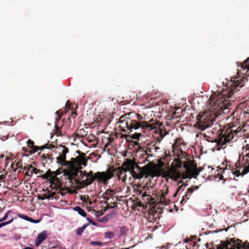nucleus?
<instances>
[{"instance_id": "obj_1", "label": "nucleus", "mask_w": 249, "mask_h": 249, "mask_svg": "<svg viewBox=\"0 0 249 249\" xmlns=\"http://www.w3.org/2000/svg\"><path fill=\"white\" fill-rule=\"evenodd\" d=\"M246 80L245 76L232 77L221 91L213 92L208 101L211 111L217 116L228 113L231 103L234 101V92L238 90V88L243 87Z\"/></svg>"}, {"instance_id": "obj_2", "label": "nucleus", "mask_w": 249, "mask_h": 249, "mask_svg": "<svg viewBox=\"0 0 249 249\" xmlns=\"http://www.w3.org/2000/svg\"><path fill=\"white\" fill-rule=\"evenodd\" d=\"M142 115L135 112H130L122 116L119 119L120 127L122 133H130L133 129L141 128L143 132L146 133L156 126L149 124L146 121H142Z\"/></svg>"}, {"instance_id": "obj_3", "label": "nucleus", "mask_w": 249, "mask_h": 249, "mask_svg": "<svg viewBox=\"0 0 249 249\" xmlns=\"http://www.w3.org/2000/svg\"><path fill=\"white\" fill-rule=\"evenodd\" d=\"M177 157L175 158L174 162L178 168H181L183 166L185 169L183 178H196L199 175L201 169L197 167V164L194 160H187V154L180 148L179 150H177Z\"/></svg>"}, {"instance_id": "obj_4", "label": "nucleus", "mask_w": 249, "mask_h": 249, "mask_svg": "<svg viewBox=\"0 0 249 249\" xmlns=\"http://www.w3.org/2000/svg\"><path fill=\"white\" fill-rule=\"evenodd\" d=\"M67 169L63 171V175L71 181H74L75 184L82 188V180L79 178L78 176L82 175L83 171L81 170L82 166H86L87 164V160L85 156L81 157L79 160H76V162H67Z\"/></svg>"}, {"instance_id": "obj_5", "label": "nucleus", "mask_w": 249, "mask_h": 249, "mask_svg": "<svg viewBox=\"0 0 249 249\" xmlns=\"http://www.w3.org/2000/svg\"><path fill=\"white\" fill-rule=\"evenodd\" d=\"M136 167L134 162L130 159H127L124 161L121 166L118 168H109L107 170L106 173L107 174L111 173L112 175L113 178L114 175L116 174L119 180H122V182H125L126 178L127 172H129L133 178L135 179H139L142 178L143 175L142 174H137L134 170V168Z\"/></svg>"}, {"instance_id": "obj_6", "label": "nucleus", "mask_w": 249, "mask_h": 249, "mask_svg": "<svg viewBox=\"0 0 249 249\" xmlns=\"http://www.w3.org/2000/svg\"><path fill=\"white\" fill-rule=\"evenodd\" d=\"M136 165L134 168V171L137 174L143 175V178H146L150 177L152 178L155 177H159L161 175V171L158 165L154 163H148L143 167H140L134 160L131 159Z\"/></svg>"}, {"instance_id": "obj_7", "label": "nucleus", "mask_w": 249, "mask_h": 249, "mask_svg": "<svg viewBox=\"0 0 249 249\" xmlns=\"http://www.w3.org/2000/svg\"><path fill=\"white\" fill-rule=\"evenodd\" d=\"M84 172L85 176L88 178L82 180V188L92 184L95 180L105 184L112 177L111 173L107 174L104 172H97L93 175V171H91L89 172L84 171Z\"/></svg>"}, {"instance_id": "obj_8", "label": "nucleus", "mask_w": 249, "mask_h": 249, "mask_svg": "<svg viewBox=\"0 0 249 249\" xmlns=\"http://www.w3.org/2000/svg\"><path fill=\"white\" fill-rule=\"evenodd\" d=\"M217 249H249V243H243L240 240H235L234 239H231L230 242L228 241L221 242V244L217 247Z\"/></svg>"}, {"instance_id": "obj_9", "label": "nucleus", "mask_w": 249, "mask_h": 249, "mask_svg": "<svg viewBox=\"0 0 249 249\" xmlns=\"http://www.w3.org/2000/svg\"><path fill=\"white\" fill-rule=\"evenodd\" d=\"M234 134L231 129L227 130L223 134V132L219 134L217 138L214 141L217 146L218 150L223 148L224 145L230 142L233 139Z\"/></svg>"}, {"instance_id": "obj_10", "label": "nucleus", "mask_w": 249, "mask_h": 249, "mask_svg": "<svg viewBox=\"0 0 249 249\" xmlns=\"http://www.w3.org/2000/svg\"><path fill=\"white\" fill-rule=\"evenodd\" d=\"M61 149H62L61 154L56 158L57 162L60 163L62 165L67 166V162H75L76 160H79L81 159V157L85 156V153L80 154L76 158H71L70 160H66V154L69 152V149L65 146L61 145L59 147Z\"/></svg>"}, {"instance_id": "obj_11", "label": "nucleus", "mask_w": 249, "mask_h": 249, "mask_svg": "<svg viewBox=\"0 0 249 249\" xmlns=\"http://www.w3.org/2000/svg\"><path fill=\"white\" fill-rule=\"evenodd\" d=\"M197 123L195 126L200 130H204L209 128L213 124V120L208 118L206 115L204 114L202 115H198L197 117Z\"/></svg>"}, {"instance_id": "obj_12", "label": "nucleus", "mask_w": 249, "mask_h": 249, "mask_svg": "<svg viewBox=\"0 0 249 249\" xmlns=\"http://www.w3.org/2000/svg\"><path fill=\"white\" fill-rule=\"evenodd\" d=\"M147 123L149 124H152L153 126H156L155 127L150 129L149 131L154 129H156L157 130H158L159 131L160 138H157V142L159 144H160L161 142V140H162L167 134L165 129H163L165 128L163 124L161 123H160L159 122L154 120L153 119H151L149 122H147Z\"/></svg>"}, {"instance_id": "obj_13", "label": "nucleus", "mask_w": 249, "mask_h": 249, "mask_svg": "<svg viewBox=\"0 0 249 249\" xmlns=\"http://www.w3.org/2000/svg\"><path fill=\"white\" fill-rule=\"evenodd\" d=\"M177 168L178 167L176 166V163H175V165L172 166L170 169L165 173L164 176L176 181L180 179L182 177V174Z\"/></svg>"}, {"instance_id": "obj_14", "label": "nucleus", "mask_w": 249, "mask_h": 249, "mask_svg": "<svg viewBox=\"0 0 249 249\" xmlns=\"http://www.w3.org/2000/svg\"><path fill=\"white\" fill-rule=\"evenodd\" d=\"M56 113L58 115V117L56 119V123L54 125V134H55L57 136H62L65 133V131L63 130L64 124L62 125L61 127H59L58 126L56 123L60 120V118H61L62 114L59 111H57Z\"/></svg>"}, {"instance_id": "obj_15", "label": "nucleus", "mask_w": 249, "mask_h": 249, "mask_svg": "<svg viewBox=\"0 0 249 249\" xmlns=\"http://www.w3.org/2000/svg\"><path fill=\"white\" fill-rule=\"evenodd\" d=\"M50 182L51 183L50 187L52 190L55 189V191H57L58 189H59V190H60L62 184L58 178H57L56 177H53L51 179ZM58 193L62 194V193L60 192V190H59Z\"/></svg>"}, {"instance_id": "obj_16", "label": "nucleus", "mask_w": 249, "mask_h": 249, "mask_svg": "<svg viewBox=\"0 0 249 249\" xmlns=\"http://www.w3.org/2000/svg\"><path fill=\"white\" fill-rule=\"evenodd\" d=\"M239 64L240 69L239 68L237 69L238 71V73H241L242 74H244V71L245 70H247V71L245 72L246 73L247 71L249 70V57H248L246 60H245L242 63L241 62H237V64L238 65Z\"/></svg>"}, {"instance_id": "obj_17", "label": "nucleus", "mask_w": 249, "mask_h": 249, "mask_svg": "<svg viewBox=\"0 0 249 249\" xmlns=\"http://www.w3.org/2000/svg\"><path fill=\"white\" fill-rule=\"evenodd\" d=\"M47 232L45 231L39 233L35 240L36 246H39L47 238Z\"/></svg>"}, {"instance_id": "obj_18", "label": "nucleus", "mask_w": 249, "mask_h": 249, "mask_svg": "<svg viewBox=\"0 0 249 249\" xmlns=\"http://www.w3.org/2000/svg\"><path fill=\"white\" fill-rule=\"evenodd\" d=\"M168 193V187L164 186V189L162 190V192L161 193L160 197V202L164 204V205H166L168 204L170 202L169 199L166 197V195H167Z\"/></svg>"}, {"instance_id": "obj_19", "label": "nucleus", "mask_w": 249, "mask_h": 249, "mask_svg": "<svg viewBox=\"0 0 249 249\" xmlns=\"http://www.w3.org/2000/svg\"><path fill=\"white\" fill-rule=\"evenodd\" d=\"M198 189V186H192L187 189L186 192L185 193V195L183 196L182 199L181 200V203H183L184 201L185 202H187V200H188L191 196V195L193 193V192Z\"/></svg>"}, {"instance_id": "obj_20", "label": "nucleus", "mask_w": 249, "mask_h": 249, "mask_svg": "<svg viewBox=\"0 0 249 249\" xmlns=\"http://www.w3.org/2000/svg\"><path fill=\"white\" fill-rule=\"evenodd\" d=\"M140 129L141 130L140 132L135 133L134 134H133L132 136H130L129 135H128L127 134L121 133L120 137L122 139H125L127 140H128V138L129 139L131 138L132 139L138 140L139 139V137L142 135V132L143 133H145V134L149 132V131H147L146 133H144V132H143L142 130H141V128H140Z\"/></svg>"}, {"instance_id": "obj_21", "label": "nucleus", "mask_w": 249, "mask_h": 249, "mask_svg": "<svg viewBox=\"0 0 249 249\" xmlns=\"http://www.w3.org/2000/svg\"><path fill=\"white\" fill-rule=\"evenodd\" d=\"M249 130V132H247L246 133H244L243 134L244 136L246 138L249 137V126L248 125H245L239 131L235 132V133L236 134H237L238 133H240V134H241L242 132H245Z\"/></svg>"}, {"instance_id": "obj_22", "label": "nucleus", "mask_w": 249, "mask_h": 249, "mask_svg": "<svg viewBox=\"0 0 249 249\" xmlns=\"http://www.w3.org/2000/svg\"><path fill=\"white\" fill-rule=\"evenodd\" d=\"M87 134H86L84 129H78L76 132L75 136L77 138H83L87 137Z\"/></svg>"}, {"instance_id": "obj_23", "label": "nucleus", "mask_w": 249, "mask_h": 249, "mask_svg": "<svg viewBox=\"0 0 249 249\" xmlns=\"http://www.w3.org/2000/svg\"><path fill=\"white\" fill-rule=\"evenodd\" d=\"M160 149V147L158 145L157 143H156L152 145L150 147L147 148V151L150 153L157 152L158 150Z\"/></svg>"}, {"instance_id": "obj_24", "label": "nucleus", "mask_w": 249, "mask_h": 249, "mask_svg": "<svg viewBox=\"0 0 249 249\" xmlns=\"http://www.w3.org/2000/svg\"><path fill=\"white\" fill-rule=\"evenodd\" d=\"M54 177L55 174H54V172H52L50 170H49L48 171H47L45 175L42 176V178H49V179L50 180L51 178Z\"/></svg>"}, {"instance_id": "obj_25", "label": "nucleus", "mask_w": 249, "mask_h": 249, "mask_svg": "<svg viewBox=\"0 0 249 249\" xmlns=\"http://www.w3.org/2000/svg\"><path fill=\"white\" fill-rule=\"evenodd\" d=\"M73 210L77 212L79 214L83 217H86L87 216V213L85 211L79 206L75 207L73 208Z\"/></svg>"}, {"instance_id": "obj_26", "label": "nucleus", "mask_w": 249, "mask_h": 249, "mask_svg": "<svg viewBox=\"0 0 249 249\" xmlns=\"http://www.w3.org/2000/svg\"><path fill=\"white\" fill-rule=\"evenodd\" d=\"M142 155L144 158V160L143 161L144 163L147 161H148L149 163H152L151 162H150L149 160V158L152 156L151 154H148L147 151H144L143 152Z\"/></svg>"}, {"instance_id": "obj_27", "label": "nucleus", "mask_w": 249, "mask_h": 249, "mask_svg": "<svg viewBox=\"0 0 249 249\" xmlns=\"http://www.w3.org/2000/svg\"><path fill=\"white\" fill-rule=\"evenodd\" d=\"M119 228H120V233H119L120 236H122L125 235L129 231L128 228L126 226L120 227Z\"/></svg>"}, {"instance_id": "obj_28", "label": "nucleus", "mask_w": 249, "mask_h": 249, "mask_svg": "<svg viewBox=\"0 0 249 249\" xmlns=\"http://www.w3.org/2000/svg\"><path fill=\"white\" fill-rule=\"evenodd\" d=\"M228 167H229V169L230 170H231V171H232V173L234 175H236L237 177L239 176L241 174L239 170H236L235 171H233L234 167L233 166H232L230 164L227 165V166L224 170L228 169Z\"/></svg>"}, {"instance_id": "obj_29", "label": "nucleus", "mask_w": 249, "mask_h": 249, "mask_svg": "<svg viewBox=\"0 0 249 249\" xmlns=\"http://www.w3.org/2000/svg\"><path fill=\"white\" fill-rule=\"evenodd\" d=\"M114 194V192L113 190L108 189L107 190L106 192L104 194V195L107 196L108 197L112 196Z\"/></svg>"}, {"instance_id": "obj_30", "label": "nucleus", "mask_w": 249, "mask_h": 249, "mask_svg": "<svg viewBox=\"0 0 249 249\" xmlns=\"http://www.w3.org/2000/svg\"><path fill=\"white\" fill-rule=\"evenodd\" d=\"M105 237L109 239L113 238L114 237V233L111 231H107L105 233Z\"/></svg>"}, {"instance_id": "obj_31", "label": "nucleus", "mask_w": 249, "mask_h": 249, "mask_svg": "<svg viewBox=\"0 0 249 249\" xmlns=\"http://www.w3.org/2000/svg\"><path fill=\"white\" fill-rule=\"evenodd\" d=\"M86 227H87V225H83L82 227L77 229L76 232V234L78 235H81L82 233V232H83L84 230L86 228Z\"/></svg>"}, {"instance_id": "obj_32", "label": "nucleus", "mask_w": 249, "mask_h": 249, "mask_svg": "<svg viewBox=\"0 0 249 249\" xmlns=\"http://www.w3.org/2000/svg\"><path fill=\"white\" fill-rule=\"evenodd\" d=\"M14 157V155H12V154H11L10 155L8 154V155H7L6 156V158H5L6 161L9 160L10 159H11L12 160H13V161L16 162L17 159L15 157Z\"/></svg>"}, {"instance_id": "obj_33", "label": "nucleus", "mask_w": 249, "mask_h": 249, "mask_svg": "<svg viewBox=\"0 0 249 249\" xmlns=\"http://www.w3.org/2000/svg\"><path fill=\"white\" fill-rule=\"evenodd\" d=\"M45 194L46 195V196L49 197L50 199L51 198H53L54 196L55 193L51 191H48L46 193H45Z\"/></svg>"}, {"instance_id": "obj_34", "label": "nucleus", "mask_w": 249, "mask_h": 249, "mask_svg": "<svg viewBox=\"0 0 249 249\" xmlns=\"http://www.w3.org/2000/svg\"><path fill=\"white\" fill-rule=\"evenodd\" d=\"M31 150L32 152H29V155H32L36 152L38 150H39L38 146L36 145H34L32 148Z\"/></svg>"}, {"instance_id": "obj_35", "label": "nucleus", "mask_w": 249, "mask_h": 249, "mask_svg": "<svg viewBox=\"0 0 249 249\" xmlns=\"http://www.w3.org/2000/svg\"><path fill=\"white\" fill-rule=\"evenodd\" d=\"M90 244L92 246H102L103 245V243L101 242L96 241L91 242Z\"/></svg>"}, {"instance_id": "obj_36", "label": "nucleus", "mask_w": 249, "mask_h": 249, "mask_svg": "<svg viewBox=\"0 0 249 249\" xmlns=\"http://www.w3.org/2000/svg\"><path fill=\"white\" fill-rule=\"evenodd\" d=\"M13 220H14V219H13V218H12L9 221L0 223V228L5 226V225H8V224L11 223L13 221Z\"/></svg>"}, {"instance_id": "obj_37", "label": "nucleus", "mask_w": 249, "mask_h": 249, "mask_svg": "<svg viewBox=\"0 0 249 249\" xmlns=\"http://www.w3.org/2000/svg\"><path fill=\"white\" fill-rule=\"evenodd\" d=\"M22 151L25 154V155L26 156H28L30 155H29V152H32V150H28L26 147H23L22 148ZM23 156H24V155Z\"/></svg>"}, {"instance_id": "obj_38", "label": "nucleus", "mask_w": 249, "mask_h": 249, "mask_svg": "<svg viewBox=\"0 0 249 249\" xmlns=\"http://www.w3.org/2000/svg\"><path fill=\"white\" fill-rule=\"evenodd\" d=\"M27 144L28 147L31 148L34 145V142L30 139H29L27 142Z\"/></svg>"}, {"instance_id": "obj_39", "label": "nucleus", "mask_w": 249, "mask_h": 249, "mask_svg": "<svg viewBox=\"0 0 249 249\" xmlns=\"http://www.w3.org/2000/svg\"><path fill=\"white\" fill-rule=\"evenodd\" d=\"M71 104H70V103L69 102V101H68L66 104V106H65V108H66V113H67V112H68L69 110L71 109Z\"/></svg>"}, {"instance_id": "obj_40", "label": "nucleus", "mask_w": 249, "mask_h": 249, "mask_svg": "<svg viewBox=\"0 0 249 249\" xmlns=\"http://www.w3.org/2000/svg\"><path fill=\"white\" fill-rule=\"evenodd\" d=\"M15 166H16V168L22 169L23 167L21 161H19L18 162L16 161L15 162Z\"/></svg>"}, {"instance_id": "obj_41", "label": "nucleus", "mask_w": 249, "mask_h": 249, "mask_svg": "<svg viewBox=\"0 0 249 249\" xmlns=\"http://www.w3.org/2000/svg\"><path fill=\"white\" fill-rule=\"evenodd\" d=\"M11 213V212L10 211L7 212L4 214V216L3 217V218H2L1 219H0V222L5 221L8 218V215H9V213Z\"/></svg>"}, {"instance_id": "obj_42", "label": "nucleus", "mask_w": 249, "mask_h": 249, "mask_svg": "<svg viewBox=\"0 0 249 249\" xmlns=\"http://www.w3.org/2000/svg\"><path fill=\"white\" fill-rule=\"evenodd\" d=\"M38 155L41 158L42 160H46L47 155H46L45 154L39 152L38 153Z\"/></svg>"}, {"instance_id": "obj_43", "label": "nucleus", "mask_w": 249, "mask_h": 249, "mask_svg": "<svg viewBox=\"0 0 249 249\" xmlns=\"http://www.w3.org/2000/svg\"><path fill=\"white\" fill-rule=\"evenodd\" d=\"M87 219L92 225H94V226H97V223L95 222V221H93L92 220H91L90 218L87 217Z\"/></svg>"}, {"instance_id": "obj_44", "label": "nucleus", "mask_w": 249, "mask_h": 249, "mask_svg": "<svg viewBox=\"0 0 249 249\" xmlns=\"http://www.w3.org/2000/svg\"><path fill=\"white\" fill-rule=\"evenodd\" d=\"M18 216L20 218H21L23 219H25L26 220H27L28 218V216L26 215H24V214H18Z\"/></svg>"}, {"instance_id": "obj_45", "label": "nucleus", "mask_w": 249, "mask_h": 249, "mask_svg": "<svg viewBox=\"0 0 249 249\" xmlns=\"http://www.w3.org/2000/svg\"><path fill=\"white\" fill-rule=\"evenodd\" d=\"M38 198L40 200H44L45 199H49V197H48V196H46V195L45 194V193L44 194H43L41 196H39Z\"/></svg>"}, {"instance_id": "obj_46", "label": "nucleus", "mask_w": 249, "mask_h": 249, "mask_svg": "<svg viewBox=\"0 0 249 249\" xmlns=\"http://www.w3.org/2000/svg\"><path fill=\"white\" fill-rule=\"evenodd\" d=\"M32 173H34L35 174H38L39 173L42 172V171H41L39 169H37L36 168H33V170H32Z\"/></svg>"}, {"instance_id": "obj_47", "label": "nucleus", "mask_w": 249, "mask_h": 249, "mask_svg": "<svg viewBox=\"0 0 249 249\" xmlns=\"http://www.w3.org/2000/svg\"><path fill=\"white\" fill-rule=\"evenodd\" d=\"M47 147V149H52L53 148H55V145L53 144H46Z\"/></svg>"}, {"instance_id": "obj_48", "label": "nucleus", "mask_w": 249, "mask_h": 249, "mask_svg": "<svg viewBox=\"0 0 249 249\" xmlns=\"http://www.w3.org/2000/svg\"><path fill=\"white\" fill-rule=\"evenodd\" d=\"M96 215L97 217H100V216L103 215L104 214V211H99L98 212H96Z\"/></svg>"}, {"instance_id": "obj_49", "label": "nucleus", "mask_w": 249, "mask_h": 249, "mask_svg": "<svg viewBox=\"0 0 249 249\" xmlns=\"http://www.w3.org/2000/svg\"><path fill=\"white\" fill-rule=\"evenodd\" d=\"M77 116V113L75 111H72L71 113V117L73 118H75V117Z\"/></svg>"}, {"instance_id": "obj_50", "label": "nucleus", "mask_w": 249, "mask_h": 249, "mask_svg": "<svg viewBox=\"0 0 249 249\" xmlns=\"http://www.w3.org/2000/svg\"><path fill=\"white\" fill-rule=\"evenodd\" d=\"M33 175V173L31 171L30 173H29V171L28 170V171H26L25 173V175L26 176H29L30 177H31Z\"/></svg>"}, {"instance_id": "obj_51", "label": "nucleus", "mask_w": 249, "mask_h": 249, "mask_svg": "<svg viewBox=\"0 0 249 249\" xmlns=\"http://www.w3.org/2000/svg\"><path fill=\"white\" fill-rule=\"evenodd\" d=\"M27 221H30V222H33V223H37L38 222V221H35V220H34L33 218L30 217H28V218L27 219Z\"/></svg>"}, {"instance_id": "obj_52", "label": "nucleus", "mask_w": 249, "mask_h": 249, "mask_svg": "<svg viewBox=\"0 0 249 249\" xmlns=\"http://www.w3.org/2000/svg\"><path fill=\"white\" fill-rule=\"evenodd\" d=\"M11 167L15 171H16V169L17 168H16V166H15V162L14 161H13V162L11 164Z\"/></svg>"}, {"instance_id": "obj_53", "label": "nucleus", "mask_w": 249, "mask_h": 249, "mask_svg": "<svg viewBox=\"0 0 249 249\" xmlns=\"http://www.w3.org/2000/svg\"><path fill=\"white\" fill-rule=\"evenodd\" d=\"M47 147L46 146V144L42 145L41 146H38L39 150H42L44 149H46V148H47Z\"/></svg>"}, {"instance_id": "obj_54", "label": "nucleus", "mask_w": 249, "mask_h": 249, "mask_svg": "<svg viewBox=\"0 0 249 249\" xmlns=\"http://www.w3.org/2000/svg\"><path fill=\"white\" fill-rule=\"evenodd\" d=\"M0 174H4V176H5V175L7 174V172L4 170L3 169H0Z\"/></svg>"}, {"instance_id": "obj_55", "label": "nucleus", "mask_w": 249, "mask_h": 249, "mask_svg": "<svg viewBox=\"0 0 249 249\" xmlns=\"http://www.w3.org/2000/svg\"><path fill=\"white\" fill-rule=\"evenodd\" d=\"M54 174H55V177H56L57 175H59L61 173V172L60 170H57L55 172H53Z\"/></svg>"}, {"instance_id": "obj_56", "label": "nucleus", "mask_w": 249, "mask_h": 249, "mask_svg": "<svg viewBox=\"0 0 249 249\" xmlns=\"http://www.w3.org/2000/svg\"><path fill=\"white\" fill-rule=\"evenodd\" d=\"M33 168H35L33 167L32 165H30L28 168L24 167V170L27 169L28 171H29L31 168L33 170Z\"/></svg>"}, {"instance_id": "obj_57", "label": "nucleus", "mask_w": 249, "mask_h": 249, "mask_svg": "<svg viewBox=\"0 0 249 249\" xmlns=\"http://www.w3.org/2000/svg\"><path fill=\"white\" fill-rule=\"evenodd\" d=\"M142 198H144V197H145V196H149V195H147V194H146V192H145V193H143V194H142Z\"/></svg>"}, {"instance_id": "obj_58", "label": "nucleus", "mask_w": 249, "mask_h": 249, "mask_svg": "<svg viewBox=\"0 0 249 249\" xmlns=\"http://www.w3.org/2000/svg\"><path fill=\"white\" fill-rule=\"evenodd\" d=\"M79 176L81 177V178H80V179H83L84 178V176H85V172L84 171H83V174H82V175H79Z\"/></svg>"}, {"instance_id": "obj_59", "label": "nucleus", "mask_w": 249, "mask_h": 249, "mask_svg": "<svg viewBox=\"0 0 249 249\" xmlns=\"http://www.w3.org/2000/svg\"><path fill=\"white\" fill-rule=\"evenodd\" d=\"M103 197H104V198L105 199H106V200H109V197H108V196H107L104 195Z\"/></svg>"}, {"instance_id": "obj_60", "label": "nucleus", "mask_w": 249, "mask_h": 249, "mask_svg": "<svg viewBox=\"0 0 249 249\" xmlns=\"http://www.w3.org/2000/svg\"><path fill=\"white\" fill-rule=\"evenodd\" d=\"M4 157V155L3 154H0V160L3 159Z\"/></svg>"}, {"instance_id": "obj_61", "label": "nucleus", "mask_w": 249, "mask_h": 249, "mask_svg": "<svg viewBox=\"0 0 249 249\" xmlns=\"http://www.w3.org/2000/svg\"><path fill=\"white\" fill-rule=\"evenodd\" d=\"M4 157V155L3 154H0V160L3 159Z\"/></svg>"}, {"instance_id": "obj_62", "label": "nucleus", "mask_w": 249, "mask_h": 249, "mask_svg": "<svg viewBox=\"0 0 249 249\" xmlns=\"http://www.w3.org/2000/svg\"><path fill=\"white\" fill-rule=\"evenodd\" d=\"M112 208L111 206H108V205L107 206V207L105 208L104 211H106L108 208Z\"/></svg>"}, {"instance_id": "obj_63", "label": "nucleus", "mask_w": 249, "mask_h": 249, "mask_svg": "<svg viewBox=\"0 0 249 249\" xmlns=\"http://www.w3.org/2000/svg\"><path fill=\"white\" fill-rule=\"evenodd\" d=\"M24 249H34L32 248H31V247H27L25 248Z\"/></svg>"}, {"instance_id": "obj_64", "label": "nucleus", "mask_w": 249, "mask_h": 249, "mask_svg": "<svg viewBox=\"0 0 249 249\" xmlns=\"http://www.w3.org/2000/svg\"><path fill=\"white\" fill-rule=\"evenodd\" d=\"M87 139V140L89 141V142H92V140H89V137H88Z\"/></svg>"}]
</instances>
